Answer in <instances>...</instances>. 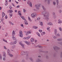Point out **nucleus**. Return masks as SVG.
Returning <instances> with one entry per match:
<instances>
[{
    "label": "nucleus",
    "mask_w": 62,
    "mask_h": 62,
    "mask_svg": "<svg viewBox=\"0 0 62 62\" xmlns=\"http://www.w3.org/2000/svg\"><path fill=\"white\" fill-rule=\"evenodd\" d=\"M36 34L38 35L39 37H40V34H39V32H36Z\"/></svg>",
    "instance_id": "nucleus-23"
},
{
    "label": "nucleus",
    "mask_w": 62,
    "mask_h": 62,
    "mask_svg": "<svg viewBox=\"0 0 62 62\" xmlns=\"http://www.w3.org/2000/svg\"><path fill=\"white\" fill-rule=\"evenodd\" d=\"M28 4H29V5L30 7H32V3L31 2H30V1H29L28 2H27Z\"/></svg>",
    "instance_id": "nucleus-8"
},
{
    "label": "nucleus",
    "mask_w": 62,
    "mask_h": 62,
    "mask_svg": "<svg viewBox=\"0 0 62 62\" xmlns=\"http://www.w3.org/2000/svg\"><path fill=\"white\" fill-rule=\"evenodd\" d=\"M19 35L20 37L22 38L23 37V31L21 30H20L19 31Z\"/></svg>",
    "instance_id": "nucleus-7"
},
{
    "label": "nucleus",
    "mask_w": 62,
    "mask_h": 62,
    "mask_svg": "<svg viewBox=\"0 0 62 62\" xmlns=\"http://www.w3.org/2000/svg\"><path fill=\"white\" fill-rule=\"evenodd\" d=\"M57 40L58 41H62V39L61 38L58 39H57Z\"/></svg>",
    "instance_id": "nucleus-18"
},
{
    "label": "nucleus",
    "mask_w": 62,
    "mask_h": 62,
    "mask_svg": "<svg viewBox=\"0 0 62 62\" xmlns=\"http://www.w3.org/2000/svg\"><path fill=\"white\" fill-rule=\"evenodd\" d=\"M27 52L25 51H22L21 52V54L22 55H25V54H27Z\"/></svg>",
    "instance_id": "nucleus-6"
},
{
    "label": "nucleus",
    "mask_w": 62,
    "mask_h": 62,
    "mask_svg": "<svg viewBox=\"0 0 62 62\" xmlns=\"http://www.w3.org/2000/svg\"><path fill=\"white\" fill-rule=\"evenodd\" d=\"M22 62H25V60L24 59H23L22 60Z\"/></svg>",
    "instance_id": "nucleus-46"
},
{
    "label": "nucleus",
    "mask_w": 62,
    "mask_h": 62,
    "mask_svg": "<svg viewBox=\"0 0 62 62\" xmlns=\"http://www.w3.org/2000/svg\"><path fill=\"white\" fill-rule=\"evenodd\" d=\"M21 17L22 19H23V20H24V19H24V17L23 16H21Z\"/></svg>",
    "instance_id": "nucleus-40"
},
{
    "label": "nucleus",
    "mask_w": 62,
    "mask_h": 62,
    "mask_svg": "<svg viewBox=\"0 0 62 62\" xmlns=\"http://www.w3.org/2000/svg\"><path fill=\"white\" fill-rule=\"evenodd\" d=\"M13 43H14V44H16V43H17V41H16L15 42H13Z\"/></svg>",
    "instance_id": "nucleus-53"
},
{
    "label": "nucleus",
    "mask_w": 62,
    "mask_h": 62,
    "mask_svg": "<svg viewBox=\"0 0 62 62\" xmlns=\"http://www.w3.org/2000/svg\"><path fill=\"white\" fill-rule=\"evenodd\" d=\"M28 33L29 34H31V32L30 31H29L28 32Z\"/></svg>",
    "instance_id": "nucleus-58"
},
{
    "label": "nucleus",
    "mask_w": 62,
    "mask_h": 62,
    "mask_svg": "<svg viewBox=\"0 0 62 62\" xmlns=\"http://www.w3.org/2000/svg\"><path fill=\"white\" fill-rule=\"evenodd\" d=\"M8 55H9L10 57H12V56H13V55L11 54H9Z\"/></svg>",
    "instance_id": "nucleus-38"
},
{
    "label": "nucleus",
    "mask_w": 62,
    "mask_h": 62,
    "mask_svg": "<svg viewBox=\"0 0 62 62\" xmlns=\"http://www.w3.org/2000/svg\"><path fill=\"white\" fill-rule=\"evenodd\" d=\"M12 38V39H13L14 40H16V38L15 37H13V36Z\"/></svg>",
    "instance_id": "nucleus-22"
},
{
    "label": "nucleus",
    "mask_w": 62,
    "mask_h": 62,
    "mask_svg": "<svg viewBox=\"0 0 62 62\" xmlns=\"http://www.w3.org/2000/svg\"><path fill=\"white\" fill-rule=\"evenodd\" d=\"M40 18L38 17L37 18V20H38V21H39L40 20Z\"/></svg>",
    "instance_id": "nucleus-64"
},
{
    "label": "nucleus",
    "mask_w": 62,
    "mask_h": 62,
    "mask_svg": "<svg viewBox=\"0 0 62 62\" xmlns=\"http://www.w3.org/2000/svg\"><path fill=\"white\" fill-rule=\"evenodd\" d=\"M8 35V33H6V34L5 35V37H7Z\"/></svg>",
    "instance_id": "nucleus-57"
},
{
    "label": "nucleus",
    "mask_w": 62,
    "mask_h": 62,
    "mask_svg": "<svg viewBox=\"0 0 62 62\" xmlns=\"http://www.w3.org/2000/svg\"><path fill=\"white\" fill-rule=\"evenodd\" d=\"M40 23L41 25H43V22H41Z\"/></svg>",
    "instance_id": "nucleus-52"
},
{
    "label": "nucleus",
    "mask_w": 62,
    "mask_h": 62,
    "mask_svg": "<svg viewBox=\"0 0 62 62\" xmlns=\"http://www.w3.org/2000/svg\"><path fill=\"white\" fill-rule=\"evenodd\" d=\"M10 45H13V44H14V43H13V42H11L10 43Z\"/></svg>",
    "instance_id": "nucleus-44"
},
{
    "label": "nucleus",
    "mask_w": 62,
    "mask_h": 62,
    "mask_svg": "<svg viewBox=\"0 0 62 62\" xmlns=\"http://www.w3.org/2000/svg\"><path fill=\"white\" fill-rule=\"evenodd\" d=\"M62 21L60 19H59L58 20V23H62Z\"/></svg>",
    "instance_id": "nucleus-15"
},
{
    "label": "nucleus",
    "mask_w": 62,
    "mask_h": 62,
    "mask_svg": "<svg viewBox=\"0 0 62 62\" xmlns=\"http://www.w3.org/2000/svg\"><path fill=\"white\" fill-rule=\"evenodd\" d=\"M2 56H1V54H0V59L1 60L2 59Z\"/></svg>",
    "instance_id": "nucleus-56"
},
{
    "label": "nucleus",
    "mask_w": 62,
    "mask_h": 62,
    "mask_svg": "<svg viewBox=\"0 0 62 62\" xmlns=\"http://www.w3.org/2000/svg\"><path fill=\"white\" fill-rule=\"evenodd\" d=\"M23 39H27V37H24L23 38Z\"/></svg>",
    "instance_id": "nucleus-55"
},
{
    "label": "nucleus",
    "mask_w": 62,
    "mask_h": 62,
    "mask_svg": "<svg viewBox=\"0 0 62 62\" xmlns=\"http://www.w3.org/2000/svg\"><path fill=\"white\" fill-rule=\"evenodd\" d=\"M42 8H43V10H46V9H45V8H44V7L43 6H42Z\"/></svg>",
    "instance_id": "nucleus-28"
},
{
    "label": "nucleus",
    "mask_w": 62,
    "mask_h": 62,
    "mask_svg": "<svg viewBox=\"0 0 62 62\" xmlns=\"http://www.w3.org/2000/svg\"><path fill=\"white\" fill-rule=\"evenodd\" d=\"M53 49L54 50H59L60 48L56 46H54L53 47Z\"/></svg>",
    "instance_id": "nucleus-5"
},
{
    "label": "nucleus",
    "mask_w": 62,
    "mask_h": 62,
    "mask_svg": "<svg viewBox=\"0 0 62 62\" xmlns=\"http://www.w3.org/2000/svg\"><path fill=\"white\" fill-rule=\"evenodd\" d=\"M33 28H34V29H37V28H38V27H37V26H33Z\"/></svg>",
    "instance_id": "nucleus-34"
},
{
    "label": "nucleus",
    "mask_w": 62,
    "mask_h": 62,
    "mask_svg": "<svg viewBox=\"0 0 62 62\" xmlns=\"http://www.w3.org/2000/svg\"><path fill=\"white\" fill-rule=\"evenodd\" d=\"M9 23L10 24H11L12 25H14V23H12L11 22V23Z\"/></svg>",
    "instance_id": "nucleus-45"
},
{
    "label": "nucleus",
    "mask_w": 62,
    "mask_h": 62,
    "mask_svg": "<svg viewBox=\"0 0 62 62\" xmlns=\"http://www.w3.org/2000/svg\"><path fill=\"white\" fill-rule=\"evenodd\" d=\"M24 42L25 43H26V44H27V45H30V42H28V41H25Z\"/></svg>",
    "instance_id": "nucleus-9"
},
{
    "label": "nucleus",
    "mask_w": 62,
    "mask_h": 62,
    "mask_svg": "<svg viewBox=\"0 0 62 62\" xmlns=\"http://www.w3.org/2000/svg\"><path fill=\"white\" fill-rule=\"evenodd\" d=\"M19 44L21 45V46L23 48H24V45L21 42H20L19 43Z\"/></svg>",
    "instance_id": "nucleus-10"
},
{
    "label": "nucleus",
    "mask_w": 62,
    "mask_h": 62,
    "mask_svg": "<svg viewBox=\"0 0 62 62\" xmlns=\"http://www.w3.org/2000/svg\"><path fill=\"white\" fill-rule=\"evenodd\" d=\"M56 1L57 5H58V3H59V1H58V0H56Z\"/></svg>",
    "instance_id": "nucleus-27"
},
{
    "label": "nucleus",
    "mask_w": 62,
    "mask_h": 62,
    "mask_svg": "<svg viewBox=\"0 0 62 62\" xmlns=\"http://www.w3.org/2000/svg\"><path fill=\"white\" fill-rule=\"evenodd\" d=\"M15 47H16V46H15V45H14L12 46V49H14Z\"/></svg>",
    "instance_id": "nucleus-26"
},
{
    "label": "nucleus",
    "mask_w": 62,
    "mask_h": 62,
    "mask_svg": "<svg viewBox=\"0 0 62 62\" xmlns=\"http://www.w3.org/2000/svg\"><path fill=\"white\" fill-rule=\"evenodd\" d=\"M42 52H43V53H48V51H42Z\"/></svg>",
    "instance_id": "nucleus-36"
},
{
    "label": "nucleus",
    "mask_w": 62,
    "mask_h": 62,
    "mask_svg": "<svg viewBox=\"0 0 62 62\" xmlns=\"http://www.w3.org/2000/svg\"><path fill=\"white\" fill-rule=\"evenodd\" d=\"M48 25H53V24L51 22H49L47 23Z\"/></svg>",
    "instance_id": "nucleus-16"
},
{
    "label": "nucleus",
    "mask_w": 62,
    "mask_h": 62,
    "mask_svg": "<svg viewBox=\"0 0 62 62\" xmlns=\"http://www.w3.org/2000/svg\"><path fill=\"white\" fill-rule=\"evenodd\" d=\"M56 36H58V37H60V34H59V33H58L56 35Z\"/></svg>",
    "instance_id": "nucleus-30"
},
{
    "label": "nucleus",
    "mask_w": 62,
    "mask_h": 62,
    "mask_svg": "<svg viewBox=\"0 0 62 62\" xmlns=\"http://www.w3.org/2000/svg\"><path fill=\"white\" fill-rule=\"evenodd\" d=\"M47 4H50V0H47Z\"/></svg>",
    "instance_id": "nucleus-31"
},
{
    "label": "nucleus",
    "mask_w": 62,
    "mask_h": 62,
    "mask_svg": "<svg viewBox=\"0 0 62 62\" xmlns=\"http://www.w3.org/2000/svg\"><path fill=\"white\" fill-rule=\"evenodd\" d=\"M58 43L59 44H60L62 46V42H58Z\"/></svg>",
    "instance_id": "nucleus-25"
},
{
    "label": "nucleus",
    "mask_w": 62,
    "mask_h": 62,
    "mask_svg": "<svg viewBox=\"0 0 62 62\" xmlns=\"http://www.w3.org/2000/svg\"><path fill=\"white\" fill-rule=\"evenodd\" d=\"M38 47H39V48H43V47H42L41 46H38Z\"/></svg>",
    "instance_id": "nucleus-49"
},
{
    "label": "nucleus",
    "mask_w": 62,
    "mask_h": 62,
    "mask_svg": "<svg viewBox=\"0 0 62 62\" xmlns=\"http://www.w3.org/2000/svg\"><path fill=\"white\" fill-rule=\"evenodd\" d=\"M59 13H61V12H62V10H59Z\"/></svg>",
    "instance_id": "nucleus-37"
},
{
    "label": "nucleus",
    "mask_w": 62,
    "mask_h": 62,
    "mask_svg": "<svg viewBox=\"0 0 62 62\" xmlns=\"http://www.w3.org/2000/svg\"><path fill=\"white\" fill-rule=\"evenodd\" d=\"M53 16L55 15V13H54V12H53Z\"/></svg>",
    "instance_id": "nucleus-60"
},
{
    "label": "nucleus",
    "mask_w": 62,
    "mask_h": 62,
    "mask_svg": "<svg viewBox=\"0 0 62 62\" xmlns=\"http://www.w3.org/2000/svg\"><path fill=\"white\" fill-rule=\"evenodd\" d=\"M60 57L61 58H62V52H61V55L60 56Z\"/></svg>",
    "instance_id": "nucleus-42"
},
{
    "label": "nucleus",
    "mask_w": 62,
    "mask_h": 62,
    "mask_svg": "<svg viewBox=\"0 0 62 62\" xmlns=\"http://www.w3.org/2000/svg\"><path fill=\"white\" fill-rule=\"evenodd\" d=\"M15 34V31H14L13 30L12 33V36H14Z\"/></svg>",
    "instance_id": "nucleus-14"
},
{
    "label": "nucleus",
    "mask_w": 62,
    "mask_h": 62,
    "mask_svg": "<svg viewBox=\"0 0 62 62\" xmlns=\"http://www.w3.org/2000/svg\"><path fill=\"white\" fill-rule=\"evenodd\" d=\"M2 53L3 54V56L4 57H6V52H3Z\"/></svg>",
    "instance_id": "nucleus-11"
},
{
    "label": "nucleus",
    "mask_w": 62,
    "mask_h": 62,
    "mask_svg": "<svg viewBox=\"0 0 62 62\" xmlns=\"http://www.w3.org/2000/svg\"><path fill=\"white\" fill-rule=\"evenodd\" d=\"M53 38L54 39H57V37L55 36H54L53 37Z\"/></svg>",
    "instance_id": "nucleus-47"
},
{
    "label": "nucleus",
    "mask_w": 62,
    "mask_h": 62,
    "mask_svg": "<svg viewBox=\"0 0 62 62\" xmlns=\"http://www.w3.org/2000/svg\"><path fill=\"white\" fill-rule=\"evenodd\" d=\"M28 19L29 21H30V22H32V20L30 19V18L29 17H28Z\"/></svg>",
    "instance_id": "nucleus-29"
},
{
    "label": "nucleus",
    "mask_w": 62,
    "mask_h": 62,
    "mask_svg": "<svg viewBox=\"0 0 62 62\" xmlns=\"http://www.w3.org/2000/svg\"><path fill=\"white\" fill-rule=\"evenodd\" d=\"M47 30L49 32L50 31V27H48L47 28Z\"/></svg>",
    "instance_id": "nucleus-32"
},
{
    "label": "nucleus",
    "mask_w": 62,
    "mask_h": 62,
    "mask_svg": "<svg viewBox=\"0 0 62 62\" xmlns=\"http://www.w3.org/2000/svg\"><path fill=\"white\" fill-rule=\"evenodd\" d=\"M7 52L8 53V55L9 54H10V50H9V49H8Z\"/></svg>",
    "instance_id": "nucleus-19"
},
{
    "label": "nucleus",
    "mask_w": 62,
    "mask_h": 62,
    "mask_svg": "<svg viewBox=\"0 0 62 62\" xmlns=\"http://www.w3.org/2000/svg\"><path fill=\"white\" fill-rule=\"evenodd\" d=\"M20 6L19 5L17 6H16V8H20Z\"/></svg>",
    "instance_id": "nucleus-59"
},
{
    "label": "nucleus",
    "mask_w": 62,
    "mask_h": 62,
    "mask_svg": "<svg viewBox=\"0 0 62 62\" xmlns=\"http://www.w3.org/2000/svg\"><path fill=\"white\" fill-rule=\"evenodd\" d=\"M45 32H42L41 33V35L42 36H43L44 35H45Z\"/></svg>",
    "instance_id": "nucleus-33"
},
{
    "label": "nucleus",
    "mask_w": 62,
    "mask_h": 62,
    "mask_svg": "<svg viewBox=\"0 0 62 62\" xmlns=\"http://www.w3.org/2000/svg\"><path fill=\"white\" fill-rule=\"evenodd\" d=\"M40 7V3H38L35 4V7L38 10L39 9V8Z\"/></svg>",
    "instance_id": "nucleus-2"
},
{
    "label": "nucleus",
    "mask_w": 62,
    "mask_h": 62,
    "mask_svg": "<svg viewBox=\"0 0 62 62\" xmlns=\"http://www.w3.org/2000/svg\"><path fill=\"white\" fill-rule=\"evenodd\" d=\"M5 18L6 19H7L8 18V16L7 15H6L5 16Z\"/></svg>",
    "instance_id": "nucleus-54"
},
{
    "label": "nucleus",
    "mask_w": 62,
    "mask_h": 62,
    "mask_svg": "<svg viewBox=\"0 0 62 62\" xmlns=\"http://www.w3.org/2000/svg\"><path fill=\"white\" fill-rule=\"evenodd\" d=\"M41 61V60L39 59H37L36 60V62H39Z\"/></svg>",
    "instance_id": "nucleus-12"
},
{
    "label": "nucleus",
    "mask_w": 62,
    "mask_h": 62,
    "mask_svg": "<svg viewBox=\"0 0 62 62\" xmlns=\"http://www.w3.org/2000/svg\"><path fill=\"white\" fill-rule=\"evenodd\" d=\"M53 4L54 5H55L56 4V2L55 1L53 2Z\"/></svg>",
    "instance_id": "nucleus-35"
},
{
    "label": "nucleus",
    "mask_w": 62,
    "mask_h": 62,
    "mask_svg": "<svg viewBox=\"0 0 62 62\" xmlns=\"http://www.w3.org/2000/svg\"><path fill=\"white\" fill-rule=\"evenodd\" d=\"M28 56H29L28 55H26V60H27V59H28Z\"/></svg>",
    "instance_id": "nucleus-24"
},
{
    "label": "nucleus",
    "mask_w": 62,
    "mask_h": 62,
    "mask_svg": "<svg viewBox=\"0 0 62 62\" xmlns=\"http://www.w3.org/2000/svg\"><path fill=\"white\" fill-rule=\"evenodd\" d=\"M24 23L25 24H28V23H27V21L26 20V19H24Z\"/></svg>",
    "instance_id": "nucleus-13"
},
{
    "label": "nucleus",
    "mask_w": 62,
    "mask_h": 62,
    "mask_svg": "<svg viewBox=\"0 0 62 62\" xmlns=\"http://www.w3.org/2000/svg\"><path fill=\"white\" fill-rule=\"evenodd\" d=\"M37 16V15L36 14V13H34L32 14L31 15V16L33 18H35V17H36Z\"/></svg>",
    "instance_id": "nucleus-4"
},
{
    "label": "nucleus",
    "mask_w": 62,
    "mask_h": 62,
    "mask_svg": "<svg viewBox=\"0 0 62 62\" xmlns=\"http://www.w3.org/2000/svg\"><path fill=\"white\" fill-rule=\"evenodd\" d=\"M9 8L10 9H12V7L11 6H9Z\"/></svg>",
    "instance_id": "nucleus-50"
},
{
    "label": "nucleus",
    "mask_w": 62,
    "mask_h": 62,
    "mask_svg": "<svg viewBox=\"0 0 62 62\" xmlns=\"http://www.w3.org/2000/svg\"><path fill=\"white\" fill-rule=\"evenodd\" d=\"M39 31L40 32H42V30H39Z\"/></svg>",
    "instance_id": "nucleus-61"
},
{
    "label": "nucleus",
    "mask_w": 62,
    "mask_h": 62,
    "mask_svg": "<svg viewBox=\"0 0 62 62\" xmlns=\"http://www.w3.org/2000/svg\"><path fill=\"white\" fill-rule=\"evenodd\" d=\"M53 16V18H56V15H54Z\"/></svg>",
    "instance_id": "nucleus-51"
},
{
    "label": "nucleus",
    "mask_w": 62,
    "mask_h": 62,
    "mask_svg": "<svg viewBox=\"0 0 62 62\" xmlns=\"http://www.w3.org/2000/svg\"><path fill=\"white\" fill-rule=\"evenodd\" d=\"M54 34L55 35H56L57 34V30L55 29L54 30Z\"/></svg>",
    "instance_id": "nucleus-17"
},
{
    "label": "nucleus",
    "mask_w": 62,
    "mask_h": 62,
    "mask_svg": "<svg viewBox=\"0 0 62 62\" xmlns=\"http://www.w3.org/2000/svg\"><path fill=\"white\" fill-rule=\"evenodd\" d=\"M42 14L44 15V17H45V19L47 21L49 20V18H48V17L49 16V14L48 12L47 11H44L43 12Z\"/></svg>",
    "instance_id": "nucleus-1"
},
{
    "label": "nucleus",
    "mask_w": 62,
    "mask_h": 62,
    "mask_svg": "<svg viewBox=\"0 0 62 62\" xmlns=\"http://www.w3.org/2000/svg\"><path fill=\"white\" fill-rule=\"evenodd\" d=\"M26 10H25V9H23V12L24 13H25V12H26Z\"/></svg>",
    "instance_id": "nucleus-41"
},
{
    "label": "nucleus",
    "mask_w": 62,
    "mask_h": 62,
    "mask_svg": "<svg viewBox=\"0 0 62 62\" xmlns=\"http://www.w3.org/2000/svg\"><path fill=\"white\" fill-rule=\"evenodd\" d=\"M5 15V13H4V12H2V18H3V17H4Z\"/></svg>",
    "instance_id": "nucleus-20"
},
{
    "label": "nucleus",
    "mask_w": 62,
    "mask_h": 62,
    "mask_svg": "<svg viewBox=\"0 0 62 62\" xmlns=\"http://www.w3.org/2000/svg\"><path fill=\"white\" fill-rule=\"evenodd\" d=\"M29 59L30 60H31V61H33V59H32V58H30Z\"/></svg>",
    "instance_id": "nucleus-48"
},
{
    "label": "nucleus",
    "mask_w": 62,
    "mask_h": 62,
    "mask_svg": "<svg viewBox=\"0 0 62 62\" xmlns=\"http://www.w3.org/2000/svg\"><path fill=\"white\" fill-rule=\"evenodd\" d=\"M34 42V39L33 38H31V42Z\"/></svg>",
    "instance_id": "nucleus-21"
},
{
    "label": "nucleus",
    "mask_w": 62,
    "mask_h": 62,
    "mask_svg": "<svg viewBox=\"0 0 62 62\" xmlns=\"http://www.w3.org/2000/svg\"><path fill=\"white\" fill-rule=\"evenodd\" d=\"M21 26H22V27H23V24H21Z\"/></svg>",
    "instance_id": "nucleus-62"
},
{
    "label": "nucleus",
    "mask_w": 62,
    "mask_h": 62,
    "mask_svg": "<svg viewBox=\"0 0 62 62\" xmlns=\"http://www.w3.org/2000/svg\"><path fill=\"white\" fill-rule=\"evenodd\" d=\"M4 49H7V48H6L5 46H4Z\"/></svg>",
    "instance_id": "nucleus-63"
},
{
    "label": "nucleus",
    "mask_w": 62,
    "mask_h": 62,
    "mask_svg": "<svg viewBox=\"0 0 62 62\" xmlns=\"http://www.w3.org/2000/svg\"><path fill=\"white\" fill-rule=\"evenodd\" d=\"M59 29L60 31H62V28H61L60 27L59 28Z\"/></svg>",
    "instance_id": "nucleus-43"
},
{
    "label": "nucleus",
    "mask_w": 62,
    "mask_h": 62,
    "mask_svg": "<svg viewBox=\"0 0 62 62\" xmlns=\"http://www.w3.org/2000/svg\"><path fill=\"white\" fill-rule=\"evenodd\" d=\"M4 18H1V22H3V21H4Z\"/></svg>",
    "instance_id": "nucleus-39"
},
{
    "label": "nucleus",
    "mask_w": 62,
    "mask_h": 62,
    "mask_svg": "<svg viewBox=\"0 0 62 62\" xmlns=\"http://www.w3.org/2000/svg\"><path fill=\"white\" fill-rule=\"evenodd\" d=\"M8 13H10L9 14L10 15V18L12 16V12H13V11L12 10H8L7 11Z\"/></svg>",
    "instance_id": "nucleus-3"
}]
</instances>
